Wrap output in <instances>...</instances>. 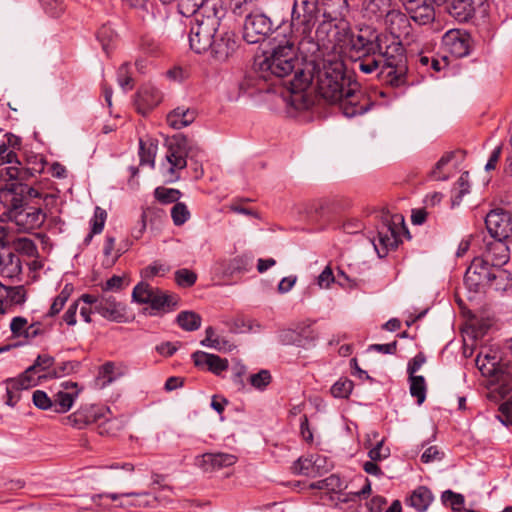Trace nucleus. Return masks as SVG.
<instances>
[{
  "instance_id": "obj_60",
  "label": "nucleus",
  "mask_w": 512,
  "mask_h": 512,
  "mask_svg": "<svg viewBox=\"0 0 512 512\" xmlns=\"http://www.w3.org/2000/svg\"><path fill=\"white\" fill-rule=\"evenodd\" d=\"M118 84L124 91L131 90L133 88V79L129 73V67L127 64H123L119 67L117 72Z\"/></svg>"
},
{
  "instance_id": "obj_36",
  "label": "nucleus",
  "mask_w": 512,
  "mask_h": 512,
  "mask_svg": "<svg viewBox=\"0 0 512 512\" xmlns=\"http://www.w3.org/2000/svg\"><path fill=\"white\" fill-rule=\"evenodd\" d=\"M196 119V111L190 108L177 107L167 115V123L174 129L189 126Z\"/></svg>"
},
{
  "instance_id": "obj_57",
  "label": "nucleus",
  "mask_w": 512,
  "mask_h": 512,
  "mask_svg": "<svg viewBox=\"0 0 512 512\" xmlns=\"http://www.w3.org/2000/svg\"><path fill=\"white\" fill-rule=\"evenodd\" d=\"M149 304H151V306L155 309H161L166 306L168 307L170 305H174L175 301L174 298L170 295H167L161 291H153Z\"/></svg>"
},
{
  "instance_id": "obj_16",
  "label": "nucleus",
  "mask_w": 512,
  "mask_h": 512,
  "mask_svg": "<svg viewBox=\"0 0 512 512\" xmlns=\"http://www.w3.org/2000/svg\"><path fill=\"white\" fill-rule=\"evenodd\" d=\"M485 225L491 238H512V214L503 210H493L485 218Z\"/></svg>"
},
{
  "instance_id": "obj_55",
  "label": "nucleus",
  "mask_w": 512,
  "mask_h": 512,
  "mask_svg": "<svg viewBox=\"0 0 512 512\" xmlns=\"http://www.w3.org/2000/svg\"><path fill=\"white\" fill-rule=\"evenodd\" d=\"M24 487V482L21 480H10L5 482L1 486L0 490V503H6L9 501V496L13 495L14 492Z\"/></svg>"
},
{
  "instance_id": "obj_39",
  "label": "nucleus",
  "mask_w": 512,
  "mask_h": 512,
  "mask_svg": "<svg viewBox=\"0 0 512 512\" xmlns=\"http://www.w3.org/2000/svg\"><path fill=\"white\" fill-rule=\"evenodd\" d=\"M179 11L185 16L196 15V13H207L209 0H179Z\"/></svg>"
},
{
  "instance_id": "obj_32",
  "label": "nucleus",
  "mask_w": 512,
  "mask_h": 512,
  "mask_svg": "<svg viewBox=\"0 0 512 512\" xmlns=\"http://www.w3.org/2000/svg\"><path fill=\"white\" fill-rule=\"evenodd\" d=\"M22 273L20 258L11 251L0 252V275L4 278H17Z\"/></svg>"
},
{
  "instance_id": "obj_21",
  "label": "nucleus",
  "mask_w": 512,
  "mask_h": 512,
  "mask_svg": "<svg viewBox=\"0 0 512 512\" xmlns=\"http://www.w3.org/2000/svg\"><path fill=\"white\" fill-rule=\"evenodd\" d=\"M445 5L446 11L457 21L467 22L475 14L476 9L481 7L485 0H436Z\"/></svg>"
},
{
  "instance_id": "obj_6",
  "label": "nucleus",
  "mask_w": 512,
  "mask_h": 512,
  "mask_svg": "<svg viewBox=\"0 0 512 512\" xmlns=\"http://www.w3.org/2000/svg\"><path fill=\"white\" fill-rule=\"evenodd\" d=\"M216 4L211 5L207 13H196L193 16L189 32V43L198 54L208 52L212 39L219 32L220 16Z\"/></svg>"
},
{
  "instance_id": "obj_53",
  "label": "nucleus",
  "mask_w": 512,
  "mask_h": 512,
  "mask_svg": "<svg viewBox=\"0 0 512 512\" xmlns=\"http://www.w3.org/2000/svg\"><path fill=\"white\" fill-rule=\"evenodd\" d=\"M171 217L174 225L181 226L190 218V212L184 203L176 202L171 209Z\"/></svg>"
},
{
  "instance_id": "obj_28",
  "label": "nucleus",
  "mask_w": 512,
  "mask_h": 512,
  "mask_svg": "<svg viewBox=\"0 0 512 512\" xmlns=\"http://www.w3.org/2000/svg\"><path fill=\"white\" fill-rule=\"evenodd\" d=\"M26 299L24 286H6L0 282V314H5L11 305H23Z\"/></svg>"
},
{
  "instance_id": "obj_56",
  "label": "nucleus",
  "mask_w": 512,
  "mask_h": 512,
  "mask_svg": "<svg viewBox=\"0 0 512 512\" xmlns=\"http://www.w3.org/2000/svg\"><path fill=\"white\" fill-rule=\"evenodd\" d=\"M197 275L195 272L182 268L175 272V281L181 287H191L195 284Z\"/></svg>"
},
{
  "instance_id": "obj_44",
  "label": "nucleus",
  "mask_w": 512,
  "mask_h": 512,
  "mask_svg": "<svg viewBox=\"0 0 512 512\" xmlns=\"http://www.w3.org/2000/svg\"><path fill=\"white\" fill-rule=\"evenodd\" d=\"M49 329L43 326L40 322H35L29 325L26 332L22 336V344L36 343L38 339H44L48 334Z\"/></svg>"
},
{
  "instance_id": "obj_27",
  "label": "nucleus",
  "mask_w": 512,
  "mask_h": 512,
  "mask_svg": "<svg viewBox=\"0 0 512 512\" xmlns=\"http://www.w3.org/2000/svg\"><path fill=\"white\" fill-rule=\"evenodd\" d=\"M64 390L58 391L54 395L53 406L57 413L67 412L73 405L75 398L79 395L81 388L78 383L66 381L62 383Z\"/></svg>"
},
{
  "instance_id": "obj_63",
  "label": "nucleus",
  "mask_w": 512,
  "mask_h": 512,
  "mask_svg": "<svg viewBox=\"0 0 512 512\" xmlns=\"http://www.w3.org/2000/svg\"><path fill=\"white\" fill-rule=\"evenodd\" d=\"M291 470L294 474L308 476L311 470H313L312 461L308 458L300 457L293 463Z\"/></svg>"
},
{
  "instance_id": "obj_8",
  "label": "nucleus",
  "mask_w": 512,
  "mask_h": 512,
  "mask_svg": "<svg viewBox=\"0 0 512 512\" xmlns=\"http://www.w3.org/2000/svg\"><path fill=\"white\" fill-rule=\"evenodd\" d=\"M202 153L201 148L190 143L187 137H174L168 145L165 156L168 164L167 174L169 175V181L174 182L179 179L178 171L186 168L187 158L195 159L196 165H198V158Z\"/></svg>"
},
{
  "instance_id": "obj_62",
  "label": "nucleus",
  "mask_w": 512,
  "mask_h": 512,
  "mask_svg": "<svg viewBox=\"0 0 512 512\" xmlns=\"http://www.w3.org/2000/svg\"><path fill=\"white\" fill-rule=\"evenodd\" d=\"M29 327L28 321L22 316L14 317L10 322V330L13 336L21 338Z\"/></svg>"
},
{
  "instance_id": "obj_24",
  "label": "nucleus",
  "mask_w": 512,
  "mask_h": 512,
  "mask_svg": "<svg viewBox=\"0 0 512 512\" xmlns=\"http://www.w3.org/2000/svg\"><path fill=\"white\" fill-rule=\"evenodd\" d=\"M381 21L384 22L386 29L394 37L393 42H400L402 37L410 34L409 18L399 10L391 9Z\"/></svg>"
},
{
  "instance_id": "obj_9",
  "label": "nucleus",
  "mask_w": 512,
  "mask_h": 512,
  "mask_svg": "<svg viewBox=\"0 0 512 512\" xmlns=\"http://www.w3.org/2000/svg\"><path fill=\"white\" fill-rule=\"evenodd\" d=\"M475 364L481 374L500 384L502 393L512 390V361L501 354H477Z\"/></svg>"
},
{
  "instance_id": "obj_3",
  "label": "nucleus",
  "mask_w": 512,
  "mask_h": 512,
  "mask_svg": "<svg viewBox=\"0 0 512 512\" xmlns=\"http://www.w3.org/2000/svg\"><path fill=\"white\" fill-rule=\"evenodd\" d=\"M317 69V87L322 98L335 104L351 85L345 76V66L339 54H329L322 60L312 62Z\"/></svg>"
},
{
  "instance_id": "obj_49",
  "label": "nucleus",
  "mask_w": 512,
  "mask_h": 512,
  "mask_svg": "<svg viewBox=\"0 0 512 512\" xmlns=\"http://www.w3.org/2000/svg\"><path fill=\"white\" fill-rule=\"evenodd\" d=\"M469 173L463 172L456 182L455 191L456 193L452 196V204L458 205L462 201V198L469 193Z\"/></svg>"
},
{
  "instance_id": "obj_33",
  "label": "nucleus",
  "mask_w": 512,
  "mask_h": 512,
  "mask_svg": "<svg viewBox=\"0 0 512 512\" xmlns=\"http://www.w3.org/2000/svg\"><path fill=\"white\" fill-rule=\"evenodd\" d=\"M162 95L160 91L152 85H144L137 93V107L141 113L152 109L161 102Z\"/></svg>"
},
{
  "instance_id": "obj_2",
  "label": "nucleus",
  "mask_w": 512,
  "mask_h": 512,
  "mask_svg": "<svg viewBox=\"0 0 512 512\" xmlns=\"http://www.w3.org/2000/svg\"><path fill=\"white\" fill-rule=\"evenodd\" d=\"M311 31L312 39H297L298 50L310 62H317L329 54H338L336 47L340 44V32L331 13L326 14Z\"/></svg>"
},
{
  "instance_id": "obj_15",
  "label": "nucleus",
  "mask_w": 512,
  "mask_h": 512,
  "mask_svg": "<svg viewBox=\"0 0 512 512\" xmlns=\"http://www.w3.org/2000/svg\"><path fill=\"white\" fill-rule=\"evenodd\" d=\"M442 45L456 58L466 57L471 52L472 40L469 33L460 29H451L442 37Z\"/></svg>"
},
{
  "instance_id": "obj_13",
  "label": "nucleus",
  "mask_w": 512,
  "mask_h": 512,
  "mask_svg": "<svg viewBox=\"0 0 512 512\" xmlns=\"http://www.w3.org/2000/svg\"><path fill=\"white\" fill-rule=\"evenodd\" d=\"M494 267L481 257L473 259L464 276V284L470 292H480L491 283Z\"/></svg>"
},
{
  "instance_id": "obj_61",
  "label": "nucleus",
  "mask_w": 512,
  "mask_h": 512,
  "mask_svg": "<svg viewBox=\"0 0 512 512\" xmlns=\"http://www.w3.org/2000/svg\"><path fill=\"white\" fill-rule=\"evenodd\" d=\"M106 218H107L106 211L97 206L94 210L93 218L90 221L91 229H92L93 233H101L102 232L104 225H105Z\"/></svg>"
},
{
  "instance_id": "obj_59",
  "label": "nucleus",
  "mask_w": 512,
  "mask_h": 512,
  "mask_svg": "<svg viewBox=\"0 0 512 512\" xmlns=\"http://www.w3.org/2000/svg\"><path fill=\"white\" fill-rule=\"evenodd\" d=\"M168 271H169L168 266H166L165 264H163L161 262L155 261L152 264H150L149 266L145 267L142 270L141 275L144 278H152L155 276H163Z\"/></svg>"
},
{
  "instance_id": "obj_34",
  "label": "nucleus",
  "mask_w": 512,
  "mask_h": 512,
  "mask_svg": "<svg viewBox=\"0 0 512 512\" xmlns=\"http://www.w3.org/2000/svg\"><path fill=\"white\" fill-rule=\"evenodd\" d=\"M200 343L204 347L224 352H230L236 347L229 338L218 334L211 326L206 328L205 337Z\"/></svg>"
},
{
  "instance_id": "obj_12",
  "label": "nucleus",
  "mask_w": 512,
  "mask_h": 512,
  "mask_svg": "<svg viewBox=\"0 0 512 512\" xmlns=\"http://www.w3.org/2000/svg\"><path fill=\"white\" fill-rule=\"evenodd\" d=\"M106 499L112 501L120 500L117 507L128 510L132 508H156L158 505V498L150 492L99 494L93 497V502L102 506L104 505L103 500Z\"/></svg>"
},
{
  "instance_id": "obj_30",
  "label": "nucleus",
  "mask_w": 512,
  "mask_h": 512,
  "mask_svg": "<svg viewBox=\"0 0 512 512\" xmlns=\"http://www.w3.org/2000/svg\"><path fill=\"white\" fill-rule=\"evenodd\" d=\"M374 38L366 37L362 34L351 35L349 40L350 52L360 58L363 56L374 55L376 51L381 50L380 44Z\"/></svg>"
},
{
  "instance_id": "obj_29",
  "label": "nucleus",
  "mask_w": 512,
  "mask_h": 512,
  "mask_svg": "<svg viewBox=\"0 0 512 512\" xmlns=\"http://www.w3.org/2000/svg\"><path fill=\"white\" fill-rule=\"evenodd\" d=\"M236 462L237 457L229 453H204L200 456V466L205 471H213L230 467Z\"/></svg>"
},
{
  "instance_id": "obj_50",
  "label": "nucleus",
  "mask_w": 512,
  "mask_h": 512,
  "mask_svg": "<svg viewBox=\"0 0 512 512\" xmlns=\"http://www.w3.org/2000/svg\"><path fill=\"white\" fill-rule=\"evenodd\" d=\"M441 501L444 505H450L452 510L456 512H463L462 506L464 505L465 498L462 494L455 493L452 490H446L441 495Z\"/></svg>"
},
{
  "instance_id": "obj_58",
  "label": "nucleus",
  "mask_w": 512,
  "mask_h": 512,
  "mask_svg": "<svg viewBox=\"0 0 512 512\" xmlns=\"http://www.w3.org/2000/svg\"><path fill=\"white\" fill-rule=\"evenodd\" d=\"M368 456L373 461H382L390 456V448L385 446L384 439H382L369 450Z\"/></svg>"
},
{
  "instance_id": "obj_11",
  "label": "nucleus",
  "mask_w": 512,
  "mask_h": 512,
  "mask_svg": "<svg viewBox=\"0 0 512 512\" xmlns=\"http://www.w3.org/2000/svg\"><path fill=\"white\" fill-rule=\"evenodd\" d=\"M51 361L48 358H40L39 361L29 366L22 374L17 378H11L6 381V399L5 403L9 406H15L21 397V391L29 389L38 384V378L35 375L37 368L44 364L45 367L49 365Z\"/></svg>"
},
{
  "instance_id": "obj_20",
  "label": "nucleus",
  "mask_w": 512,
  "mask_h": 512,
  "mask_svg": "<svg viewBox=\"0 0 512 512\" xmlns=\"http://www.w3.org/2000/svg\"><path fill=\"white\" fill-rule=\"evenodd\" d=\"M40 358H48L51 363L47 365V367L41 365V367L37 368L34 372L38 381L40 379L47 378H60L71 373L77 372L80 368V362L78 361H65L60 364L54 365V359L50 356V354H38L36 361H39Z\"/></svg>"
},
{
  "instance_id": "obj_54",
  "label": "nucleus",
  "mask_w": 512,
  "mask_h": 512,
  "mask_svg": "<svg viewBox=\"0 0 512 512\" xmlns=\"http://www.w3.org/2000/svg\"><path fill=\"white\" fill-rule=\"evenodd\" d=\"M153 291L148 284L141 282L134 287L132 297L138 303L148 304Z\"/></svg>"
},
{
  "instance_id": "obj_51",
  "label": "nucleus",
  "mask_w": 512,
  "mask_h": 512,
  "mask_svg": "<svg viewBox=\"0 0 512 512\" xmlns=\"http://www.w3.org/2000/svg\"><path fill=\"white\" fill-rule=\"evenodd\" d=\"M14 250L28 257H34L37 254V247L33 240L29 238H17L12 242Z\"/></svg>"
},
{
  "instance_id": "obj_31",
  "label": "nucleus",
  "mask_w": 512,
  "mask_h": 512,
  "mask_svg": "<svg viewBox=\"0 0 512 512\" xmlns=\"http://www.w3.org/2000/svg\"><path fill=\"white\" fill-rule=\"evenodd\" d=\"M1 142L4 143L5 148V152L0 155L1 164H16L15 166L19 167L21 163L16 152L21 149V138L11 133H2Z\"/></svg>"
},
{
  "instance_id": "obj_18",
  "label": "nucleus",
  "mask_w": 512,
  "mask_h": 512,
  "mask_svg": "<svg viewBox=\"0 0 512 512\" xmlns=\"http://www.w3.org/2000/svg\"><path fill=\"white\" fill-rule=\"evenodd\" d=\"M128 373V366L122 361H106L97 369L94 387L104 389Z\"/></svg>"
},
{
  "instance_id": "obj_22",
  "label": "nucleus",
  "mask_w": 512,
  "mask_h": 512,
  "mask_svg": "<svg viewBox=\"0 0 512 512\" xmlns=\"http://www.w3.org/2000/svg\"><path fill=\"white\" fill-rule=\"evenodd\" d=\"M97 313L109 321L122 322L126 318V306L114 295L102 293L97 304Z\"/></svg>"
},
{
  "instance_id": "obj_7",
  "label": "nucleus",
  "mask_w": 512,
  "mask_h": 512,
  "mask_svg": "<svg viewBox=\"0 0 512 512\" xmlns=\"http://www.w3.org/2000/svg\"><path fill=\"white\" fill-rule=\"evenodd\" d=\"M383 63L377 73L379 80L391 87L407 83V57L401 42H392L382 53Z\"/></svg>"
},
{
  "instance_id": "obj_19",
  "label": "nucleus",
  "mask_w": 512,
  "mask_h": 512,
  "mask_svg": "<svg viewBox=\"0 0 512 512\" xmlns=\"http://www.w3.org/2000/svg\"><path fill=\"white\" fill-rule=\"evenodd\" d=\"M406 10L413 21L420 25L431 23L435 19V6H441L436 0H403Z\"/></svg>"
},
{
  "instance_id": "obj_1",
  "label": "nucleus",
  "mask_w": 512,
  "mask_h": 512,
  "mask_svg": "<svg viewBox=\"0 0 512 512\" xmlns=\"http://www.w3.org/2000/svg\"><path fill=\"white\" fill-rule=\"evenodd\" d=\"M296 41L290 38L285 45H278L272 51L257 56L254 60L253 70L255 78L275 84L276 80L294 73L293 78L286 85L291 93L290 103L297 110L308 109L312 99L305 91L311 85L314 75L311 71L297 68L299 60L296 56Z\"/></svg>"
},
{
  "instance_id": "obj_45",
  "label": "nucleus",
  "mask_w": 512,
  "mask_h": 512,
  "mask_svg": "<svg viewBox=\"0 0 512 512\" xmlns=\"http://www.w3.org/2000/svg\"><path fill=\"white\" fill-rule=\"evenodd\" d=\"M354 383L348 378L342 377L337 380L331 387L330 392L333 397L347 399L352 393Z\"/></svg>"
},
{
  "instance_id": "obj_52",
  "label": "nucleus",
  "mask_w": 512,
  "mask_h": 512,
  "mask_svg": "<svg viewBox=\"0 0 512 512\" xmlns=\"http://www.w3.org/2000/svg\"><path fill=\"white\" fill-rule=\"evenodd\" d=\"M154 195L159 202L169 204L177 202L181 197V192L174 188L157 187L154 191Z\"/></svg>"
},
{
  "instance_id": "obj_14",
  "label": "nucleus",
  "mask_w": 512,
  "mask_h": 512,
  "mask_svg": "<svg viewBox=\"0 0 512 512\" xmlns=\"http://www.w3.org/2000/svg\"><path fill=\"white\" fill-rule=\"evenodd\" d=\"M273 30V23L269 17L262 13H253L246 17L244 23V39L255 44L263 40Z\"/></svg>"
},
{
  "instance_id": "obj_5",
  "label": "nucleus",
  "mask_w": 512,
  "mask_h": 512,
  "mask_svg": "<svg viewBox=\"0 0 512 512\" xmlns=\"http://www.w3.org/2000/svg\"><path fill=\"white\" fill-rule=\"evenodd\" d=\"M329 12L323 0H294L291 10V39H312L311 31Z\"/></svg>"
},
{
  "instance_id": "obj_26",
  "label": "nucleus",
  "mask_w": 512,
  "mask_h": 512,
  "mask_svg": "<svg viewBox=\"0 0 512 512\" xmlns=\"http://www.w3.org/2000/svg\"><path fill=\"white\" fill-rule=\"evenodd\" d=\"M506 239L492 238L485 241V252L482 257L488 260V263L493 267H501L509 259V248L505 243Z\"/></svg>"
},
{
  "instance_id": "obj_46",
  "label": "nucleus",
  "mask_w": 512,
  "mask_h": 512,
  "mask_svg": "<svg viewBox=\"0 0 512 512\" xmlns=\"http://www.w3.org/2000/svg\"><path fill=\"white\" fill-rule=\"evenodd\" d=\"M248 382L254 389L264 391L271 384L272 375L269 370L261 369L259 372L251 374Z\"/></svg>"
},
{
  "instance_id": "obj_40",
  "label": "nucleus",
  "mask_w": 512,
  "mask_h": 512,
  "mask_svg": "<svg viewBox=\"0 0 512 512\" xmlns=\"http://www.w3.org/2000/svg\"><path fill=\"white\" fill-rule=\"evenodd\" d=\"M176 321L183 330L195 331L200 328L202 318L194 311H181L177 315Z\"/></svg>"
},
{
  "instance_id": "obj_42",
  "label": "nucleus",
  "mask_w": 512,
  "mask_h": 512,
  "mask_svg": "<svg viewBox=\"0 0 512 512\" xmlns=\"http://www.w3.org/2000/svg\"><path fill=\"white\" fill-rule=\"evenodd\" d=\"M343 487V481L338 475L331 474L325 479L318 480L309 485L310 489L313 490H327L329 492L341 491Z\"/></svg>"
},
{
  "instance_id": "obj_17",
  "label": "nucleus",
  "mask_w": 512,
  "mask_h": 512,
  "mask_svg": "<svg viewBox=\"0 0 512 512\" xmlns=\"http://www.w3.org/2000/svg\"><path fill=\"white\" fill-rule=\"evenodd\" d=\"M340 109L346 117L362 115L368 110L369 101L364 94L351 85L343 93V97L337 100Z\"/></svg>"
},
{
  "instance_id": "obj_38",
  "label": "nucleus",
  "mask_w": 512,
  "mask_h": 512,
  "mask_svg": "<svg viewBox=\"0 0 512 512\" xmlns=\"http://www.w3.org/2000/svg\"><path fill=\"white\" fill-rule=\"evenodd\" d=\"M434 496L426 486L417 487L410 495L409 504L418 512H424L432 503Z\"/></svg>"
},
{
  "instance_id": "obj_64",
  "label": "nucleus",
  "mask_w": 512,
  "mask_h": 512,
  "mask_svg": "<svg viewBox=\"0 0 512 512\" xmlns=\"http://www.w3.org/2000/svg\"><path fill=\"white\" fill-rule=\"evenodd\" d=\"M499 412L497 418L505 425H512V398L499 406Z\"/></svg>"
},
{
  "instance_id": "obj_25",
  "label": "nucleus",
  "mask_w": 512,
  "mask_h": 512,
  "mask_svg": "<svg viewBox=\"0 0 512 512\" xmlns=\"http://www.w3.org/2000/svg\"><path fill=\"white\" fill-rule=\"evenodd\" d=\"M103 409L96 405H86L67 416L64 420L66 425L82 429L87 425L97 422L103 417Z\"/></svg>"
},
{
  "instance_id": "obj_23",
  "label": "nucleus",
  "mask_w": 512,
  "mask_h": 512,
  "mask_svg": "<svg viewBox=\"0 0 512 512\" xmlns=\"http://www.w3.org/2000/svg\"><path fill=\"white\" fill-rule=\"evenodd\" d=\"M236 41L229 31H220L212 39L208 52L216 61H226L235 51Z\"/></svg>"
},
{
  "instance_id": "obj_43",
  "label": "nucleus",
  "mask_w": 512,
  "mask_h": 512,
  "mask_svg": "<svg viewBox=\"0 0 512 512\" xmlns=\"http://www.w3.org/2000/svg\"><path fill=\"white\" fill-rule=\"evenodd\" d=\"M382 53L380 52L378 58H375L373 55L358 58V69L364 74H372L374 72L377 74L383 63Z\"/></svg>"
},
{
  "instance_id": "obj_4",
  "label": "nucleus",
  "mask_w": 512,
  "mask_h": 512,
  "mask_svg": "<svg viewBox=\"0 0 512 512\" xmlns=\"http://www.w3.org/2000/svg\"><path fill=\"white\" fill-rule=\"evenodd\" d=\"M26 194L36 195L33 188L22 184L18 188V192L11 193L9 191L0 195L5 202V208L8 210L9 219L22 231L29 232L40 228L46 219L45 213L39 207L28 205L26 202Z\"/></svg>"
},
{
  "instance_id": "obj_47",
  "label": "nucleus",
  "mask_w": 512,
  "mask_h": 512,
  "mask_svg": "<svg viewBox=\"0 0 512 512\" xmlns=\"http://www.w3.org/2000/svg\"><path fill=\"white\" fill-rule=\"evenodd\" d=\"M410 393L417 398V403L422 404L426 398V383L423 376H409Z\"/></svg>"
},
{
  "instance_id": "obj_10",
  "label": "nucleus",
  "mask_w": 512,
  "mask_h": 512,
  "mask_svg": "<svg viewBox=\"0 0 512 512\" xmlns=\"http://www.w3.org/2000/svg\"><path fill=\"white\" fill-rule=\"evenodd\" d=\"M404 219L401 215L385 218L377 230V240L372 241L380 258L387 255L388 251L397 248L401 241L400 232L404 230Z\"/></svg>"
},
{
  "instance_id": "obj_35",
  "label": "nucleus",
  "mask_w": 512,
  "mask_h": 512,
  "mask_svg": "<svg viewBox=\"0 0 512 512\" xmlns=\"http://www.w3.org/2000/svg\"><path fill=\"white\" fill-rule=\"evenodd\" d=\"M391 10V0H366L363 3L362 13L371 21H381Z\"/></svg>"
},
{
  "instance_id": "obj_41",
  "label": "nucleus",
  "mask_w": 512,
  "mask_h": 512,
  "mask_svg": "<svg viewBox=\"0 0 512 512\" xmlns=\"http://www.w3.org/2000/svg\"><path fill=\"white\" fill-rule=\"evenodd\" d=\"M511 286L510 273L501 267H494L491 283L487 287H491L496 291H506Z\"/></svg>"
},
{
  "instance_id": "obj_37",
  "label": "nucleus",
  "mask_w": 512,
  "mask_h": 512,
  "mask_svg": "<svg viewBox=\"0 0 512 512\" xmlns=\"http://www.w3.org/2000/svg\"><path fill=\"white\" fill-rule=\"evenodd\" d=\"M191 356L196 366L206 364L208 366V370L217 375L228 368V360L220 358L216 354H191Z\"/></svg>"
},
{
  "instance_id": "obj_48",
  "label": "nucleus",
  "mask_w": 512,
  "mask_h": 512,
  "mask_svg": "<svg viewBox=\"0 0 512 512\" xmlns=\"http://www.w3.org/2000/svg\"><path fill=\"white\" fill-rule=\"evenodd\" d=\"M139 146L140 164H149L152 168H154L157 146L153 143L147 144L142 140H140Z\"/></svg>"
}]
</instances>
